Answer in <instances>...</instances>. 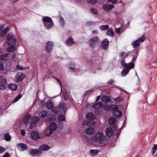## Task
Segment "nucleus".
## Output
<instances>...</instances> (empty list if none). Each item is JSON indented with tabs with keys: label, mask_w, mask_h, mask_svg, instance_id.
I'll return each instance as SVG.
<instances>
[{
	"label": "nucleus",
	"mask_w": 157,
	"mask_h": 157,
	"mask_svg": "<svg viewBox=\"0 0 157 157\" xmlns=\"http://www.w3.org/2000/svg\"><path fill=\"white\" fill-rule=\"evenodd\" d=\"M91 141L95 146H103L107 144L108 140L102 133L98 132L91 137Z\"/></svg>",
	"instance_id": "f257e3e1"
},
{
	"label": "nucleus",
	"mask_w": 157,
	"mask_h": 157,
	"mask_svg": "<svg viewBox=\"0 0 157 157\" xmlns=\"http://www.w3.org/2000/svg\"><path fill=\"white\" fill-rule=\"evenodd\" d=\"M86 117L89 120L86 122L83 121L82 123L83 125H86L88 126H91L95 124V122L93 120L95 117L94 114L92 113H88L86 114Z\"/></svg>",
	"instance_id": "f03ea898"
},
{
	"label": "nucleus",
	"mask_w": 157,
	"mask_h": 157,
	"mask_svg": "<svg viewBox=\"0 0 157 157\" xmlns=\"http://www.w3.org/2000/svg\"><path fill=\"white\" fill-rule=\"evenodd\" d=\"M6 44L8 45H14L16 43V40L14 35L11 33H9L7 35Z\"/></svg>",
	"instance_id": "7ed1b4c3"
},
{
	"label": "nucleus",
	"mask_w": 157,
	"mask_h": 157,
	"mask_svg": "<svg viewBox=\"0 0 157 157\" xmlns=\"http://www.w3.org/2000/svg\"><path fill=\"white\" fill-rule=\"evenodd\" d=\"M146 36L145 34H144L143 36L139 38L137 40L133 41L132 43V46L134 48H136L139 46L141 42H143L146 39Z\"/></svg>",
	"instance_id": "20e7f679"
},
{
	"label": "nucleus",
	"mask_w": 157,
	"mask_h": 157,
	"mask_svg": "<svg viewBox=\"0 0 157 157\" xmlns=\"http://www.w3.org/2000/svg\"><path fill=\"white\" fill-rule=\"evenodd\" d=\"M99 38L97 36H94L91 37L88 40V44L92 48L95 47L96 44L98 42Z\"/></svg>",
	"instance_id": "39448f33"
},
{
	"label": "nucleus",
	"mask_w": 157,
	"mask_h": 157,
	"mask_svg": "<svg viewBox=\"0 0 157 157\" xmlns=\"http://www.w3.org/2000/svg\"><path fill=\"white\" fill-rule=\"evenodd\" d=\"M53 44L52 42L48 41L46 44L45 47L46 51L48 52H50L52 51L53 46Z\"/></svg>",
	"instance_id": "423d86ee"
},
{
	"label": "nucleus",
	"mask_w": 157,
	"mask_h": 157,
	"mask_svg": "<svg viewBox=\"0 0 157 157\" xmlns=\"http://www.w3.org/2000/svg\"><path fill=\"white\" fill-rule=\"evenodd\" d=\"M39 120V118L38 117L35 116L34 117H33L32 118L31 117L30 123H33L34 126H33V127H32V124H31L30 126H29V128L30 129H31L35 127L36 126V123Z\"/></svg>",
	"instance_id": "0eeeda50"
},
{
	"label": "nucleus",
	"mask_w": 157,
	"mask_h": 157,
	"mask_svg": "<svg viewBox=\"0 0 157 157\" xmlns=\"http://www.w3.org/2000/svg\"><path fill=\"white\" fill-rule=\"evenodd\" d=\"M18 149L21 151H23L27 150L28 148V146L22 143L18 144L17 145Z\"/></svg>",
	"instance_id": "6e6552de"
},
{
	"label": "nucleus",
	"mask_w": 157,
	"mask_h": 157,
	"mask_svg": "<svg viewBox=\"0 0 157 157\" xmlns=\"http://www.w3.org/2000/svg\"><path fill=\"white\" fill-rule=\"evenodd\" d=\"M42 153V151H40L39 149H33L29 151V154L33 156L35 155H40Z\"/></svg>",
	"instance_id": "1a4fd4ad"
},
{
	"label": "nucleus",
	"mask_w": 157,
	"mask_h": 157,
	"mask_svg": "<svg viewBox=\"0 0 157 157\" xmlns=\"http://www.w3.org/2000/svg\"><path fill=\"white\" fill-rule=\"evenodd\" d=\"M109 42L107 39H104L101 42V46L105 50H106L109 46Z\"/></svg>",
	"instance_id": "9d476101"
},
{
	"label": "nucleus",
	"mask_w": 157,
	"mask_h": 157,
	"mask_svg": "<svg viewBox=\"0 0 157 157\" xmlns=\"http://www.w3.org/2000/svg\"><path fill=\"white\" fill-rule=\"evenodd\" d=\"M31 116V115L28 114L26 115L24 118L23 122L25 125H27L29 123V122L30 123V118Z\"/></svg>",
	"instance_id": "9b49d317"
},
{
	"label": "nucleus",
	"mask_w": 157,
	"mask_h": 157,
	"mask_svg": "<svg viewBox=\"0 0 157 157\" xmlns=\"http://www.w3.org/2000/svg\"><path fill=\"white\" fill-rule=\"evenodd\" d=\"M4 28L3 25H1V36H4L10 30V27H7L6 28L1 30V29Z\"/></svg>",
	"instance_id": "f8f14e48"
},
{
	"label": "nucleus",
	"mask_w": 157,
	"mask_h": 157,
	"mask_svg": "<svg viewBox=\"0 0 157 157\" xmlns=\"http://www.w3.org/2000/svg\"><path fill=\"white\" fill-rule=\"evenodd\" d=\"M31 138L34 140H36L40 137L38 132L35 131L33 132L31 134Z\"/></svg>",
	"instance_id": "ddd939ff"
},
{
	"label": "nucleus",
	"mask_w": 157,
	"mask_h": 157,
	"mask_svg": "<svg viewBox=\"0 0 157 157\" xmlns=\"http://www.w3.org/2000/svg\"><path fill=\"white\" fill-rule=\"evenodd\" d=\"M60 110L66 112L65 105L64 102L63 101H61L58 106Z\"/></svg>",
	"instance_id": "4468645a"
},
{
	"label": "nucleus",
	"mask_w": 157,
	"mask_h": 157,
	"mask_svg": "<svg viewBox=\"0 0 157 157\" xmlns=\"http://www.w3.org/2000/svg\"><path fill=\"white\" fill-rule=\"evenodd\" d=\"M106 135L109 137L112 136L113 134V129L110 128H107L105 131Z\"/></svg>",
	"instance_id": "2eb2a0df"
},
{
	"label": "nucleus",
	"mask_w": 157,
	"mask_h": 157,
	"mask_svg": "<svg viewBox=\"0 0 157 157\" xmlns=\"http://www.w3.org/2000/svg\"><path fill=\"white\" fill-rule=\"evenodd\" d=\"M113 7V5H104L103 6V10L105 11H109Z\"/></svg>",
	"instance_id": "dca6fc26"
},
{
	"label": "nucleus",
	"mask_w": 157,
	"mask_h": 157,
	"mask_svg": "<svg viewBox=\"0 0 157 157\" xmlns=\"http://www.w3.org/2000/svg\"><path fill=\"white\" fill-rule=\"evenodd\" d=\"M75 43L71 37H69L66 40V44L67 46H70Z\"/></svg>",
	"instance_id": "f3484780"
},
{
	"label": "nucleus",
	"mask_w": 157,
	"mask_h": 157,
	"mask_svg": "<svg viewBox=\"0 0 157 157\" xmlns=\"http://www.w3.org/2000/svg\"><path fill=\"white\" fill-rule=\"evenodd\" d=\"M43 20L44 21V25H46L47 26L48 22H49L50 21H52L51 18L48 17H45L42 18Z\"/></svg>",
	"instance_id": "a211bd4d"
},
{
	"label": "nucleus",
	"mask_w": 157,
	"mask_h": 157,
	"mask_svg": "<svg viewBox=\"0 0 157 157\" xmlns=\"http://www.w3.org/2000/svg\"><path fill=\"white\" fill-rule=\"evenodd\" d=\"M85 132L88 134L91 135L94 133L95 130L93 128H89L86 129Z\"/></svg>",
	"instance_id": "6ab92c4d"
},
{
	"label": "nucleus",
	"mask_w": 157,
	"mask_h": 157,
	"mask_svg": "<svg viewBox=\"0 0 157 157\" xmlns=\"http://www.w3.org/2000/svg\"><path fill=\"white\" fill-rule=\"evenodd\" d=\"M46 107L49 109L51 110L53 107V104L51 100L48 101L46 103Z\"/></svg>",
	"instance_id": "aec40b11"
},
{
	"label": "nucleus",
	"mask_w": 157,
	"mask_h": 157,
	"mask_svg": "<svg viewBox=\"0 0 157 157\" xmlns=\"http://www.w3.org/2000/svg\"><path fill=\"white\" fill-rule=\"evenodd\" d=\"M113 115L114 117H120L122 115V112L119 110H115L113 112Z\"/></svg>",
	"instance_id": "412c9836"
},
{
	"label": "nucleus",
	"mask_w": 157,
	"mask_h": 157,
	"mask_svg": "<svg viewBox=\"0 0 157 157\" xmlns=\"http://www.w3.org/2000/svg\"><path fill=\"white\" fill-rule=\"evenodd\" d=\"M11 139L10 135L8 133H6L4 134V137L3 139L6 141H9Z\"/></svg>",
	"instance_id": "4be33fe9"
},
{
	"label": "nucleus",
	"mask_w": 157,
	"mask_h": 157,
	"mask_svg": "<svg viewBox=\"0 0 157 157\" xmlns=\"http://www.w3.org/2000/svg\"><path fill=\"white\" fill-rule=\"evenodd\" d=\"M57 126L56 124L52 122L50 123L49 128L53 132L54 131H55L57 128Z\"/></svg>",
	"instance_id": "5701e85b"
},
{
	"label": "nucleus",
	"mask_w": 157,
	"mask_h": 157,
	"mask_svg": "<svg viewBox=\"0 0 157 157\" xmlns=\"http://www.w3.org/2000/svg\"><path fill=\"white\" fill-rule=\"evenodd\" d=\"M10 54H4L1 56V60L5 61L8 59Z\"/></svg>",
	"instance_id": "b1692460"
},
{
	"label": "nucleus",
	"mask_w": 157,
	"mask_h": 157,
	"mask_svg": "<svg viewBox=\"0 0 157 157\" xmlns=\"http://www.w3.org/2000/svg\"><path fill=\"white\" fill-rule=\"evenodd\" d=\"M50 147L46 145H43L39 147V150L42 151H47L50 149Z\"/></svg>",
	"instance_id": "393cba45"
},
{
	"label": "nucleus",
	"mask_w": 157,
	"mask_h": 157,
	"mask_svg": "<svg viewBox=\"0 0 157 157\" xmlns=\"http://www.w3.org/2000/svg\"><path fill=\"white\" fill-rule=\"evenodd\" d=\"M101 101L105 103H108L110 101L111 98L109 96H105L102 98Z\"/></svg>",
	"instance_id": "a878e982"
},
{
	"label": "nucleus",
	"mask_w": 157,
	"mask_h": 157,
	"mask_svg": "<svg viewBox=\"0 0 157 157\" xmlns=\"http://www.w3.org/2000/svg\"><path fill=\"white\" fill-rule=\"evenodd\" d=\"M8 88L12 90H15L17 88V85L13 83H11L8 85Z\"/></svg>",
	"instance_id": "bb28decb"
},
{
	"label": "nucleus",
	"mask_w": 157,
	"mask_h": 157,
	"mask_svg": "<svg viewBox=\"0 0 157 157\" xmlns=\"http://www.w3.org/2000/svg\"><path fill=\"white\" fill-rule=\"evenodd\" d=\"M102 106V104L101 102H98L94 104L93 107L95 109H98Z\"/></svg>",
	"instance_id": "cd10ccee"
},
{
	"label": "nucleus",
	"mask_w": 157,
	"mask_h": 157,
	"mask_svg": "<svg viewBox=\"0 0 157 157\" xmlns=\"http://www.w3.org/2000/svg\"><path fill=\"white\" fill-rule=\"evenodd\" d=\"M114 34L113 30L111 28L109 29L106 32V35L110 36H113Z\"/></svg>",
	"instance_id": "c85d7f7f"
},
{
	"label": "nucleus",
	"mask_w": 157,
	"mask_h": 157,
	"mask_svg": "<svg viewBox=\"0 0 157 157\" xmlns=\"http://www.w3.org/2000/svg\"><path fill=\"white\" fill-rule=\"evenodd\" d=\"M53 132L49 128H46L44 131V134L45 136H49L51 135Z\"/></svg>",
	"instance_id": "c756f323"
},
{
	"label": "nucleus",
	"mask_w": 157,
	"mask_h": 157,
	"mask_svg": "<svg viewBox=\"0 0 157 157\" xmlns=\"http://www.w3.org/2000/svg\"><path fill=\"white\" fill-rule=\"evenodd\" d=\"M129 71V69L126 68L124 69L121 72V75L122 76H124L126 75Z\"/></svg>",
	"instance_id": "7c9ffc66"
},
{
	"label": "nucleus",
	"mask_w": 157,
	"mask_h": 157,
	"mask_svg": "<svg viewBox=\"0 0 157 157\" xmlns=\"http://www.w3.org/2000/svg\"><path fill=\"white\" fill-rule=\"evenodd\" d=\"M16 49V48L15 46H10L7 48V51L10 52H12L15 51Z\"/></svg>",
	"instance_id": "2f4dec72"
},
{
	"label": "nucleus",
	"mask_w": 157,
	"mask_h": 157,
	"mask_svg": "<svg viewBox=\"0 0 157 157\" xmlns=\"http://www.w3.org/2000/svg\"><path fill=\"white\" fill-rule=\"evenodd\" d=\"M25 78V76L22 74H21L20 75H18L17 78V81L20 82L22 80Z\"/></svg>",
	"instance_id": "473e14b6"
},
{
	"label": "nucleus",
	"mask_w": 157,
	"mask_h": 157,
	"mask_svg": "<svg viewBox=\"0 0 157 157\" xmlns=\"http://www.w3.org/2000/svg\"><path fill=\"white\" fill-rule=\"evenodd\" d=\"M134 63L132 62V63H127L125 67L128 69H131L134 67Z\"/></svg>",
	"instance_id": "72a5a7b5"
},
{
	"label": "nucleus",
	"mask_w": 157,
	"mask_h": 157,
	"mask_svg": "<svg viewBox=\"0 0 157 157\" xmlns=\"http://www.w3.org/2000/svg\"><path fill=\"white\" fill-rule=\"evenodd\" d=\"M116 121V119L114 117L110 118L109 120V123L110 125H113Z\"/></svg>",
	"instance_id": "f704fd0d"
},
{
	"label": "nucleus",
	"mask_w": 157,
	"mask_h": 157,
	"mask_svg": "<svg viewBox=\"0 0 157 157\" xmlns=\"http://www.w3.org/2000/svg\"><path fill=\"white\" fill-rule=\"evenodd\" d=\"M109 109L111 111H113L115 110H117L118 109V107L117 106L115 105H112L109 106Z\"/></svg>",
	"instance_id": "c9c22d12"
},
{
	"label": "nucleus",
	"mask_w": 157,
	"mask_h": 157,
	"mask_svg": "<svg viewBox=\"0 0 157 157\" xmlns=\"http://www.w3.org/2000/svg\"><path fill=\"white\" fill-rule=\"evenodd\" d=\"M47 112L46 111L43 110L40 113L39 115L41 117H44L47 115Z\"/></svg>",
	"instance_id": "e433bc0d"
},
{
	"label": "nucleus",
	"mask_w": 157,
	"mask_h": 157,
	"mask_svg": "<svg viewBox=\"0 0 157 157\" xmlns=\"http://www.w3.org/2000/svg\"><path fill=\"white\" fill-rule=\"evenodd\" d=\"M98 152V151L96 150H91L90 152V155H96Z\"/></svg>",
	"instance_id": "4c0bfd02"
},
{
	"label": "nucleus",
	"mask_w": 157,
	"mask_h": 157,
	"mask_svg": "<svg viewBox=\"0 0 157 157\" xmlns=\"http://www.w3.org/2000/svg\"><path fill=\"white\" fill-rule=\"evenodd\" d=\"M48 118L50 121H53L55 119V116L52 114H51L48 115Z\"/></svg>",
	"instance_id": "58836bf2"
},
{
	"label": "nucleus",
	"mask_w": 157,
	"mask_h": 157,
	"mask_svg": "<svg viewBox=\"0 0 157 157\" xmlns=\"http://www.w3.org/2000/svg\"><path fill=\"white\" fill-rule=\"evenodd\" d=\"M99 28L102 30H105L108 29L109 25H101L99 26Z\"/></svg>",
	"instance_id": "ea45409f"
},
{
	"label": "nucleus",
	"mask_w": 157,
	"mask_h": 157,
	"mask_svg": "<svg viewBox=\"0 0 157 157\" xmlns=\"http://www.w3.org/2000/svg\"><path fill=\"white\" fill-rule=\"evenodd\" d=\"M90 11L91 13L93 14H98V10L94 7L91 8Z\"/></svg>",
	"instance_id": "a19ab883"
},
{
	"label": "nucleus",
	"mask_w": 157,
	"mask_h": 157,
	"mask_svg": "<svg viewBox=\"0 0 157 157\" xmlns=\"http://www.w3.org/2000/svg\"><path fill=\"white\" fill-rule=\"evenodd\" d=\"M47 25H44L45 27L47 29L50 28L53 25V22L52 21H50L49 22H48Z\"/></svg>",
	"instance_id": "79ce46f5"
},
{
	"label": "nucleus",
	"mask_w": 157,
	"mask_h": 157,
	"mask_svg": "<svg viewBox=\"0 0 157 157\" xmlns=\"http://www.w3.org/2000/svg\"><path fill=\"white\" fill-rule=\"evenodd\" d=\"M58 120L60 121H62L65 120V117L62 114L58 116Z\"/></svg>",
	"instance_id": "37998d69"
},
{
	"label": "nucleus",
	"mask_w": 157,
	"mask_h": 157,
	"mask_svg": "<svg viewBox=\"0 0 157 157\" xmlns=\"http://www.w3.org/2000/svg\"><path fill=\"white\" fill-rule=\"evenodd\" d=\"M1 84H4L5 85H7V81L6 79L4 77L1 76Z\"/></svg>",
	"instance_id": "c03bdc74"
},
{
	"label": "nucleus",
	"mask_w": 157,
	"mask_h": 157,
	"mask_svg": "<svg viewBox=\"0 0 157 157\" xmlns=\"http://www.w3.org/2000/svg\"><path fill=\"white\" fill-rule=\"evenodd\" d=\"M59 22L60 25L62 27H63L64 25V21L62 17H61L59 20Z\"/></svg>",
	"instance_id": "a18cd8bd"
},
{
	"label": "nucleus",
	"mask_w": 157,
	"mask_h": 157,
	"mask_svg": "<svg viewBox=\"0 0 157 157\" xmlns=\"http://www.w3.org/2000/svg\"><path fill=\"white\" fill-rule=\"evenodd\" d=\"M157 150V144H155L152 149V154L153 155Z\"/></svg>",
	"instance_id": "49530a36"
},
{
	"label": "nucleus",
	"mask_w": 157,
	"mask_h": 157,
	"mask_svg": "<svg viewBox=\"0 0 157 157\" xmlns=\"http://www.w3.org/2000/svg\"><path fill=\"white\" fill-rule=\"evenodd\" d=\"M114 100L116 102H119L123 100V98L121 97H118L117 98H114Z\"/></svg>",
	"instance_id": "de8ad7c7"
},
{
	"label": "nucleus",
	"mask_w": 157,
	"mask_h": 157,
	"mask_svg": "<svg viewBox=\"0 0 157 157\" xmlns=\"http://www.w3.org/2000/svg\"><path fill=\"white\" fill-rule=\"evenodd\" d=\"M22 95L21 94H20L18 95L14 99L13 101V102L14 103L17 101L19 99H20L22 97Z\"/></svg>",
	"instance_id": "09e8293b"
},
{
	"label": "nucleus",
	"mask_w": 157,
	"mask_h": 157,
	"mask_svg": "<svg viewBox=\"0 0 157 157\" xmlns=\"http://www.w3.org/2000/svg\"><path fill=\"white\" fill-rule=\"evenodd\" d=\"M7 85L4 84H1V90H5L7 86Z\"/></svg>",
	"instance_id": "8fccbe9b"
},
{
	"label": "nucleus",
	"mask_w": 157,
	"mask_h": 157,
	"mask_svg": "<svg viewBox=\"0 0 157 157\" xmlns=\"http://www.w3.org/2000/svg\"><path fill=\"white\" fill-rule=\"evenodd\" d=\"M59 109L56 107H54L52 110V112L55 113H57L59 112Z\"/></svg>",
	"instance_id": "3c124183"
},
{
	"label": "nucleus",
	"mask_w": 157,
	"mask_h": 157,
	"mask_svg": "<svg viewBox=\"0 0 157 157\" xmlns=\"http://www.w3.org/2000/svg\"><path fill=\"white\" fill-rule=\"evenodd\" d=\"M87 2L92 4H94L97 2V0H87Z\"/></svg>",
	"instance_id": "603ef678"
},
{
	"label": "nucleus",
	"mask_w": 157,
	"mask_h": 157,
	"mask_svg": "<svg viewBox=\"0 0 157 157\" xmlns=\"http://www.w3.org/2000/svg\"><path fill=\"white\" fill-rule=\"evenodd\" d=\"M9 57H10L11 59H14L16 57V55L15 53H13L12 54H10V55H9Z\"/></svg>",
	"instance_id": "864d4df0"
},
{
	"label": "nucleus",
	"mask_w": 157,
	"mask_h": 157,
	"mask_svg": "<svg viewBox=\"0 0 157 157\" xmlns=\"http://www.w3.org/2000/svg\"><path fill=\"white\" fill-rule=\"evenodd\" d=\"M92 23H94V22L92 23L90 21H87L85 24V25L86 26L89 27L92 24Z\"/></svg>",
	"instance_id": "5fc2aeb1"
},
{
	"label": "nucleus",
	"mask_w": 157,
	"mask_h": 157,
	"mask_svg": "<svg viewBox=\"0 0 157 157\" xmlns=\"http://www.w3.org/2000/svg\"><path fill=\"white\" fill-rule=\"evenodd\" d=\"M121 62L122 65L124 67H125V66H126L127 63H125V60L124 58H123V59L122 60Z\"/></svg>",
	"instance_id": "6e6d98bb"
},
{
	"label": "nucleus",
	"mask_w": 157,
	"mask_h": 157,
	"mask_svg": "<svg viewBox=\"0 0 157 157\" xmlns=\"http://www.w3.org/2000/svg\"><path fill=\"white\" fill-rule=\"evenodd\" d=\"M137 56H138L137 54L136 55H135L134 56L132 59V62L133 63H134L136 59L137 58Z\"/></svg>",
	"instance_id": "4d7b16f0"
},
{
	"label": "nucleus",
	"mask_w": 157,
	"mask_h": 157,
	"mask_svg": "<svg viewBox=\"0 0 157 157\" xmlns=\"http://www.w3.org/2000/svg\"><path fill=\"white\" fill-rule=\"evenodd\" d=\"M121 31V28H115V31L117 33H119Z\"/></svg>",
	"instance_id": "13d9d810"
},
{
	"label": "nucleus",
	"mask_w": 157,
	"mask_h": 157,
	"mask_svg": "<svg viewBox=\"0 0 157 157\" xmlns=\"http://www.w3.org/2000/svg\"><path fill=\"white\" fill-rule=\"evenodd\" d=\"M114 82V81L112 79H109V80L107 82V83L109 84H112Z\"/></svg>",
	"instance_id": "bf43d9fd"
},
{
	"label": "nucleus",
	"mask_w": 157,
	"mask_h": 157,
	"mask_svg": "<svg viewBox=\"0 0 157 157\" xmlns=\"http://www.w3.org/2000/svg\"><path fill=\"white\" fill-rule=\"evenodd\" d=\"M16 67L17 68L19 69L20 70H23L24 69V68H23V67L22 66H20L19 65H17V66Z\"/></svg>",
	"instance_id": "052dcab7"
},
{
	"label": "nucleus",
	"mask_w": 157,
	"mask_h": 157,
	"mask_svg": "<svg viewBox=\"0 0 157 157\" xmlns=\"http://www.w3.org/2000/svg\"><path fill=\"white\" fill-rule=\"evenodd\" d=\"M103 108L104 110H107L109 109V106L108 105L104 106L103 107Z\"/></svg>",
	"instance_id": "680f3d73"
},
{
	"label": "nucleus",
	"mask_w": 157,
	"mask_h": 157,
	"mask_svg": "<svg viewBox=\"0 0 157 157\" xmlns=\"http://www.w3.org/2000/svg\"><path fill=\"white\" fill-rule=\"evenodd\" d=\"M55 79L58 82L60 86L61 87V89L62 90V84H61V82L60 80H59V78H55Z\"/></svg>",
	"instance_id": "e2e57ef3"
},
{
	"label": "nucleus",
	"mask_w": 157,
	"mask_h": 157,
	"mask_svg": "<svg viewBox=\"0 0 157 157\" xmlns=\"http://www.w3.org/2000/svg\"><path fill=\"white\" fill-rule=\"evenodd\" d=\"M10 154L9 153H6L3 156V157H9Z\"/></svg>",
	"instance_id": "0e129e2a"
},
{
	"label": "nucleus",
	"mask_w": 157,
	"mask_h": 157,
	"mask_svg": "<svg viewBox=\"0 0 157 157\" xmlns=\"http://www.w3.org/2000/svg\"><path fill=\"white\" fill-rule=\"evenodd\" d=\"M108 1L112 2L113 4L117 2V0H108Z\"/></svg>",
	"instance_id": "69168bd1"
},
{
	"label": "nucleus",
	"mask_w": 157,
	"mask_h": 157,
	"mask_svg": "<svg viewBox=\"0 0 157 157\" xmlns=\"http://www.w3.org/2000/svg\"><path fill=\"white\" fill-rule=\"evenodd\" d=\"M21 135L23 136L25 135V131L23 130H22L21 131Z\"/></svg>",
	"instance_id": "338daca9"
},
{
	"label": "nucleus",
	"mask_w": 157,
	"mask_h": 157,
	"mask_svg": "<svg viewBox=\"0 0 157 157\" xmlns=\"http://www.w3.org/2000/svg\"><path fill=\"white\" fill-rule=\"evenodd\" d=\"M4 67L3 66V63L1 62V70L4 69Z\"/></svg>",
	"instance_id": "774afa93"
}]
</instances>
